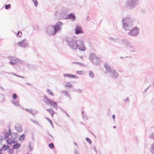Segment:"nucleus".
I'll return each mask as SVG.
<instances>
[{"label":"nucleus","instance_id":"7c9ffc66","mask_svg":"<svg viewBox=\"0 0 154 154\" xmlns=\"http://www.w3.org/2000/svg\"><path fill=\"white\" fill-rule=\"evenodd\" d=\"M46 91L47 93L50 95L52 96H54V94L49 89H47Z\"/></svg>","mask_w":154,"mask_h":154},{"label":"nucleus","instance_id":"39448f33","mask_svg":"<svg viewBox=\"0 0 154 154\" xmlns=\"http://www.w3.org/2000/svg\"><path fill=\"white\" fill-rule=\"evenodd\" d=\"M42 100L46 104L49 105L54 108L56 109L58 108V104L57 102L54 101L53 100L48 99V97L44 95Z\"/></svg>","mask_w":154,"mask_h":154},{"label":"nucleus","instance_id":"423d86ee","mask_svg":"<svg viewBox=\"0 0 154 154\" xmlns=\"http://www.w3.org/2000/svg\"><path fill=\"white\" fill-rule=\"evenodd\" d=\"M89 58L91 61L95 65H98L101 62L100 58L97 57L95 54L93 53H91L90 54Z\"/></svg>","mask_w":154,"mask_h":154},{"label":"nucleus","instance_id":"4468645a","mask_svg":"<svg viewBox=\"0 0 154 154\" xmlns=\"http://www.w3.org/2000/svg\"><path fill=\"white\" fill-rule=\"evenodd\" d=\"M25 110L26 111L28 112L29 113L32 114L34 116H35L34 115L36 113H38V112L37 110H35V113L33 112L32 110V109H25Z\"/></svg>","mask_w":154,"mask_h":154},{"label":"nucleus","instance_id":"1a4fd4ad","mask_svg":"<svg viewBox=\"0 0 154 154\" xmlns=\"http://www.w3.org/2000/svg\"><path fill=\"white\" fill-rule=\"evenodd\" d=\"M17 44L19 45L20 47L24 48L29 46L28 42L26 39L25 38L22 41L17 43Z\"/></svg>","mask_w":154,"mask_h":154},{"label":"nucleus","instance_id":"a878e982","mask_svg":"<svg viewBox=\"0 0 154 154\" xmlns=\"http://www.w3.org/2000/svg\"><path fill=\"white\" fill-rule=\"evenodd\" d=\"M4 137L3 138V139H4L5 140H6L7 139H8L9 135H10L8 133H6V132L4 133Z\"/></svg>","mask_w":154,"mask_h":154},{"label":"nucleus","instance_id":"0eeeda50","mask_svg":"<svg viewBox=\"0 0 154 154\" xmlns=\"http://www.w3.org/2000/svg\"><path fill=\"white\" fill-rule=\"evenodd\" d=\"M130 30L128 33V34L129 35L132 37H137L140 33V29L136 26L134 27Z\"/></svg>","mask_w":154,"mask_h":154},{"label":"nucleus","instance_id":"0e129e2a","mask_svg":"<svg viewBox=\"0 0 154 154\" xmlns=\"http://www.w3.org/2000/svg\"><path fill=\"white\" fill-rule=\"evenodd\" d=\"M82 72V71H76V72L79 73V74H82V73H81Z\"/></svg>","mask_w":154,"mask_h":154},{"label":"nucleus","instance_id":"dca6fc26","mask_svg":"<svg viewBox=\"0 0 154 154\" xmlns=\"http://www.w3.org/2000/svg\"><path fill=\"white\" fill-rule=\"evenodd\" d=\"M10 135L13 139H16L18 136V134L16 133H12Z\"/></svg>","mask_w":154,"mask_h":154},{"label":"nucleus","instance_id":"f257e3e1","mask_svg":"<svg viewBox=\"0 0 154 154\" xmlns=\"http://www.w3.org/2000/svg\"><path fill=\"white\" fill-rule=\"evenodd\" d=\"M65 40L67 46L72 50L78 49L81 51H84L86 50L84 43L82 40L77 39L75 38L66 37Z\"/></svg>","mask_w":154,"mask_h":154},{"label":"nucleus","instance_id":"2f4dec72","mask_svg":"<svg viewBox=\"0 0 154 154\" xmlns=\"http://www.w3.org/2000/svg\"><path fill=\"white\" fill-rule=\"evenodd\" d=\"M14 149L12 148H10L8 149V152L9 154H13L14 153Z\"/></svg>","mask_w":154,"mask_h":154},{"label":"nucleus","instance_id":"37998d69","mask_svg":"<svg viewBox=\"0 0 154 154\" xmlns=\"http://www.w3.org/2000/svg\"><path fill=\"white\" fill-rule=\"evenodd\" d=\"M151 147H152V151L151 152L152 153H154V142L151 145Z\"/></svg>","mask_w":154,"mask_h":154},{"label":"nucleus","instance_id":"4c0bfd02","mask_svg":"<svg viewBox=\"0 0 154 154\" xmlns=\"http://www.w3.org/2000/svg\"><path fill=\"white\" fill-rule=\"evenodd\" d=\"M22 35V32L21 31H19L17 34V37H20Z\"/></svg>","mask_w":154,"mask_h":154},{"label":"nucleus","instance_id":"f8f14e48","mask_svg":"<svg viewBox=\"0 0 154 154\" xmlns=\"http://www.w3.org/2000/svg\"><path fill=\"white\" fill-rule=\"evenodd\" d=\"M75 33L76 34H81L83 33L82 28L80 26H77L75 29Z\"/></svg>","mask_w":154,"mask_h":154},{"label":"nucleus","instance_id":"774afa93","mask_svg":"<svg viewBox=\"0 0 154 154\" xmlns=\"http://www.w3.org/2000/svg\"><path fill=\"white\" fill-rule=\"evenodd\" d=\"M87 21H89V17L88 16L87 17Z\"/></svg>","mask_w":154,"mask_h":154},{"label":"nucleus","instance_id":"bb28decb","mask_svg":"<svg viewBox=\"0 0 154 154\" xmlns=\"http://www.w3.org/2000/svg\"><path fill=\"white\" fill-rule=\"evenodd\" d=\"M126 46L127 47H129L131 48L134 49V46L131 45V43L130 42L126 45Z\"/></svg>","mask_w":154,"mask_h":154},{"label":"nucleus","instance_id":"603ef678","mask_svg":"<svg viewBox=\"0 0 154 154\" xmlns=\"http://www.w3.org/2000/svg\"><path fill=\"white\" fill-rule=\"evenodd\" d=\"M132 57H129V56H125L124 57H120V58L121 59H123V58H131Z\"/></svg>","mask_w":154,"mask_h":154},{"label":"nucleus","instance_id":"2eb2a0df","mask_svg":"<svg viewBox=\"0 0 154 154\" xmlns=\"http://www.w3.org/2000/svg\"><path fill=\"white\" fill-rule=\"evenodd\" d=\"M21 146V145L20 143L16 142V143L12 146V148L14 149H16L19 148Z\"/></svg>","mask_w":154,"mask_h":154},{"label":"nucleus","instance_id":"680f3d73","mask_svg":"<svg viewBox=\"0 0 154 154\" xmlns=\"http://www.w3.org/2000/svg\"><path fill=\"white\" fill-rule=\"evenodd\" d=\"M0 88L1 90H2L3 91H5V89L2 86H0Z\"/></svg>","mask_w":154,"mask_h":154},{"label":"nucleus","instance_id":"9b49d317","mask_svg":"<svg viewBox=\"0 0 154 154\" xmlns=\"http://www.w3.org/2000/svg\"><path fill=\"white\" fill-rule=\"evenodd\" d=\"M65 19L68 20H71L72 21H74L76 19V17L75 14L73 13H72L67 15Z\"/></svg>","mask_w":154,"mask_h":154},{"label":"nucleus","instance_id":"f03ea898","mask_svg":"<svg viewBox=\"0 0 154 154\" xmlns=\"http://www.w3.org/2000/svg\"><path fill=\"white\" fill-rule=\"evenodd\" d=\"M123 28L129 31L134 26V20L131 17H126L122 19Z\"/></svg>","mask_w":154,"mask_h":154},{"label":"nucleus","instance_id":"8fccbe9b","mask_svg":"<svg viewBox=\"0 0 154 154\" xmlns=\"http://www.w3.org/2000/svg\"><path fill=\"white\" fill-rule=\"evenodd\" d=\"M109 40L110 41H115L116 40V39H115L114 38H113L111 37H109Z\"/></svg>","mask_w":154,"mask_h":154},{"label":"nucleus","instance_id":"c85d7f7f","mask_svg":"<svg viewBox=\"0 0 154 154\" xmlns=\"http://www.w3.org/2000/svg\"><path fill=\"white\" fill-rule=\"evenodd\" d=\"M89 75L92 78H94V72L91 71H90L89 72Z\"/></svg>","mask_w":154,"mask_h":154},{"label":"nucleus","instance_id":"13d9d810","mask_svg":"<svg viewBox=\"0 0 154 154\" xmlns=\"http://www.w3.org/2000/svg\"><path fill=\"white\" fill-rule=\"evenodd\" d=\"M56 112H53L52 113H51L50 114H51L52 117H53L54 115V114H56Z\"/></svg>","mask_w":154,"mask_h":154},{"label":"nucleus","instance_id":"ddd939ff","mask_svg":"<svg viewBox=\"0 0 154 154\" xmlns=\"http://www.w3.org/2000/svg\"><path fill=\"white\" fill-rule=\"evenodd\" d=\"M63 75L64 77H66L69 78H73L74 79L79 78L78 77L71 74L65 73L63 74Z\"/></svg>","mask_w":154,"mask_h":154},{"label":"nucleus","instance_id":"338daca9","mask_svg":"<svg viewBox=\"0 0 154 154\" xmlns=\"http://www.w3.org/2000/svg\"><path fill=\"white\" fill-rule=\"evenodd\" d=\"M135 51L133 49H131L130 51V52H135Z\"/></svg>","mask_w":154,"mask_h":154},{"label":"nucleus","instance_id":"69168bd1","mask_svg":"<svg viewBox=\"0 0 154 154\" xmlns=\"http://www.w3.org/2000/svg\"><path fill=\"white\" fill-rule=\"evenodd\" d=\"M74 63H78L80 65H82V63H79V62H75Z\"/></svg>","mask_w":154,"mask_h":154},{"label":"nucleus","instance_id":"cd10ccee","mask_svg":"<svg viewBox=\"0 0 154 154\" xmlns=\"http://www.w3.org/2000/svg\"><path fill=\"white\" fill-rule=\"evenodd\" d=\"M45 118H46V119L49 122V123H50V124L51 125V126L54 128V126L53 122H52V121L48 117H46Z\"/></svg>","mask_w":154,"mask_h":154},{"label":"nucleus","instance_id":"49530a36","mask_svg":"<svg viewBox=\"0 0 154 154\" xmlns=\"http://www.w3.org/2000/svg\"><path fill=\"white\" fill-rule=\"evenodd\" d=\"M0 97L1 98L2 100L1 101H3V100L4 99V95L3 94H1L0 95Z\"/></svg>","mask_w":154,"mask_h":154},{"label":"nucleus","instance_id":"72a5a7b5","mask_svg":"<svg viewBox=\"0 0 154 154\" xmlns=\"http://www.w3.org/2000/svg\"><path fill=\"white\" fill-rule=\"evenodd\" d=\"M49 147L51 149H52L54 147V144L53 143H51L48 144Z\"/></svg>","mask_w":154,"mask_h":154},{"label":"nucleus","instance_id":"09e8293b","mask_svg":"<svg viewBox=\"0 0 154 154\" xmlns=\"http://www.w3.org/2000/svg\"><path fill=\"white\" fill-rule=\"evenodd\" d=\"M74 153L75 154H79V152L76 149H74Z\"/></svg>","mask_w":154,"mask_h":154},{"label":"nucleus","instance_id":"a19ab883","mask_svg":"<svg viewBox=\"0 0 154 154\" xmlns=\"http://www.w3.org/2000/svg\"><path fill=\"white\" fill-rule=\"evenodd\" d=\"M48 134L49 136H50L51 137V138L50 139H49V140H50V141H52V140H53L54 138L53 136L51 134H50L48 132Z\"/></svg>","mask_w":154,"mask_h":154},{"label":"nucleus","instance_id":"6e6d98bb","mask_svg":"<svg viewBox=\"0 0 154 154\" xmlns=\"http://www.w3.org/2000/svg\"><path fill=\"white\" fill-rule=\"evenodd\" d=\"M112 119L113 120H114V121H115V116L114 114H113L112 115Z\"/></svg>","mask_w":154,"mask_h":154},{"label":"nucleus","instance_id":"9d476101","mask_svg":"<svg viewBox=\"0 0 154 154\" xmlns=\"http://www.w3.org/2000/svg\"><path fill=\"white\" fill-rule=\"evenodd\" d=\"M47 32L50 35H54L56 34V32H54V29L53 25H50L48 26Z\"/></svg>","mask_w":154,"mask_h":154},{"label":"nucleus","instance_id":"e2e57ef3","mask_svg":"<svg viewBox=\"0 0 154 154\" xmlns=\"http://www.w3.org/2000/svg\"><path fill=\"white\" fill-rule=\"evenodd\" d=\"M64 112L68 117H70L69 116L67 113L66 112Z\"/></svg>","mask_w":154,"mask_h":154},{"label":"nucleus","instance_id":"f3484780","mask_svg":"<svg viewBox=\"0 0 154 154\" xmlns=\"http://www.w3.org/2000/svg\"><path fill=\"white\" fill-rule=\"evenodd\" d=\"M62 92L65 95L68 97L70 99H72L71 98L69 94V92L67 91L64 90L62 91Z\"/></svg>","mask_w":154,"mask_h":154},{"label":"nucleus","instance_id":"ea45409f","mask_svg":"<svg viewBox=\"0 0 154 154\" xmlns=\"http://www.w3.org/2000/svg\"><path fill=\"white\" fill-rule=\"evenodd\" d=\"M17 95L15 94L14 93L12 95V98L14 100H15L17 99Z\"/></svg>","mask_w":154,"mask_h":154},{"label":"nucleus","instance_id":"052dcab7","mask_svg":"<svg viewBox=\"0 0 154 154\" xmlns=\"http://www.w3.org/2000/svg\"><path fill=\"white\" fill-rule=\"evenodd\" d=\"M94 149L95 151V152H96V153H97V149L96 148L95 146H94Z\"/></svg>","mask_w":154,"mask_h":154},{"label":"nucleus","instance_id":"c03bdc74","mask_svg":"<svg viewBox=\"0 0 154 154\" xmlns=\"http://www.w3.org/2000/svg\"><path fill=\"white\" fill-rule=\"evenodd\" d=\"M149 137L154 140V135L153 134H151L149 135Z\"/></svg>","mask_w":154,"mask_h":154},{"label":"nucleus","instance_id":"b1692460","mask_svg":"<svg viewBox=\"0 0 154 154\" xmlns=\"http://www.w3.org/2000/svg\"><path fill=\"white\" fill-rule=\"evenodd\" d=\"M10 59H11L12 60L14 61H17L18 60H19L20 61V63H21L22 62H23V61H22L20 60H19V59H18L16 58V57H11Z\"/></svg>","mask_w":154,"mask_h":154},{"label":"nucleus","instance_id":"5701e85b","mask_svg":"<svg viewBox=\"0 0 154 154\" xmlns=\"http://www.w3.org/2000/svg\"><path fill=\"white\" fill-rule=\"evenodd\" d=\"M82 90L80 89H73L72 90V91L74 92H77L79 93H81L82 92Z\"/></svg>","mask_w":154,"mask_h":154},{"label":"nucleus","instance_id":"4be33fe9","mask_svg":"<svg viewBox=\"0 0 154 154\" xmlns=\"http://www.w3.org/2000/svg\"><path fill=\"white\" fill-rule=\"evenodd\" d=\"M10 147V146L6 145H3L2 147V149H4V151H5L7 149H8Z\"/></svg>","mask_w":154,"mask_h":154},{"label":"nucleus","instance_id":"412c9836","mask_svg":"<svg viewBox=\"0 0 154 154\" xmlns=\"http://www.w3.org/2000/svg\"><path fill=\"white\" fill-rule=\"evenodd\" d=\"M12 103L16 106H20V104L19 103V102L15 100H13Z\"/></svg>","mask_w":154,"mask_h":154},{"label":"nucleus","instance_id":"4d7b16f0","mask_svg":"<svg viewBox=\"0 0 154 154\" xmlns=\"http://www.w3.org/2000/svg\"><path fill=\"white\" fill-rule=\"evenodd\" d=\"M11 74H12L13 75H15L17 77H19V76H18V75H17V74L15 73H11Z\"/></svg>","mask_w":154,"mask_h":154},{"label":"nucleus","instance_id":"de8ad7c7","mask_svg":"<svg viewBox=\"0 0 154 154\" xmlns=\"http://www.w3.org/2000/svg\"><path fill=\"white\" fill-rule=\"evenodd\" d=\"M15 139H12L11 140V144H14L16 143L15 140H14Z\"/></svg>","mask_w":154,"mask_h":154},{"label":"nucleus","instance_id":"20e7f679","mask_svg":"<svg viewBox=\"0 0 154 154\" xmlns=\"http://www.w3.org/2000/svg\"><path fill=\"white\" fill-rule=\"evenodd\" d=\"M104 66L111 77L114 79H116L117 78L119 74L113 68L109 66L106 63H105Z\"/></svg>","mask_w":154,"mask_h":154},{"label":"nucleus","instance_id":"5fc2aeb1","mask_svg":"<svg viewBox=\"0 0 154 154\" xmlns=\"http://www.w3.org/2000/svg\"><path fill=\"white\" fill-rule=\"evenodd\" d=\"M124 100L125 102L128 101V102H129V100L128 97H127L126 99L125 100Z\"/></svg>","mask_w":154,"mask_h":154},{"label":"nucleus","instance_id":"a18cd8bd","mask_svg":"<svg viewBox=\"0 0 154 154\" xmlns=\"http://www.w3.org/2000/svg\"><path fill=\"white\" fill-rule=\"evenodd\" d=\"M3 140V137L2 136L0 135V143H1Z\"/></svg>","mask_w":154,"mask_h":154},{"label":"nucleus","instance_id":"3c124183","mask_svg":"<svg viewBox=\"0 0 154 154\" xmlns=\"http://www.w3.org/2000/svg\"><path fill=\"white\" fill-rule=\"evenodd\" d=\"M9 63L12 65H13L16 64V63L12 61H10L9 62Z\"/></svg>","mask_w":154,"mask_h":154},{"label":"nucleus","instance_id":"393cba45","mask_svg":"<svg viewBox=\"0 0 154 154\" xmlns=\"http://www.w3.org/2000/svg\"><path fill=\"white\" fill-rule=\"evenodd\" d=\"M65 87H68L69 88H72L73 86L72 85H71L70 83L67 82L66 84L65 85Z\"/></svg>","mask_w":154,"mask_h":154},{"label":"nucleus","instance_id":"f704fd0d","mask_svg":"<svg viewBox=\"0 0 154 154\" xmlns=\"http://www.w3.org/2000/svg\"><path fill=\"white\" fill-rule=\"evenodd\" d=\"M32 2L34 3V6L36 7H37L38 5V2L36 0H32Z\"/></svg>","mask_w":154,"mask_h":154},{"label":"nucleus","instance_id":"6ab92c4d","mask_svg":"<svg viewBox=\"0 0 154 154\" xmlns=\"http://www.w3.org/2000/svg\"><path fill=\"white\" fill-rule=\"evenodd\" d=\"M15 128L16 131L19 132H21L22 131V129L21 126H18V127L15 126Z\"/></svg>","mask_w":154,"mask_h":154},{"label":"nucleus","instance_id":"a211bd4d","mask_svg":"<svg viewBox=\"0 0 154 154\" xmlns=\"http://www.w3.org/2000/svg\"><path fill=\"white\" fill-rule=\"evenodd\" d=\"M123 44L125 46L130 41L128 39L125 38L123 39L122 40Z\"/></svg>","mask_w":154,"mask_h":154},{"label":"nucleus","instance_id":"6e6552de","mask_svg":"<svg viewBox=\"0 0 154 154\" xmlns=\"http://www.w3.org/2000/svg\"><path fill=\"white\" fill-rule=\"evenodd\" d=\"M63 25V23L60 21H59L53 25L54 29V32H60L62 29V27Z\"/></svg>","mask_w":154,"mask_h":154},{"label":"nucleus","instance_id":"aec40b11","mask_svg":"<svg viewBox=\"0 0 154 154\" xmlns=\"http://www.w3.org/2000/svg\"><path fill=\"white\" fill-rule=\"evenodd\" d=\"M25 138V135L24 134H23L21 135L19 138V140L20 141H23Z\"/></svg>","mask_w":154,"mask_h":154},{"label":"nucleus","instance_id":"e433bc0d","mask_svg":"<svg viewBox=\"0 0 154 154\" xmlns=\"http://www.w3.org/2000/svg\"><path fill=\"white\" fill-rule=\"evenodd\" d=\"M11 7V5L10 4L8 5H6L5 6V8L6 9H10Z\"/></svg>","mask_w":154,"mask_h":154},{"label":"nucleus","instance_id":"864d4df0","mask_svg":"<svg viewBox=\"0 0 154 154\" xmlns=\"http://www.w3.org/2000/svg\"><path fill=\"white\" fill-rule=\"evenodd\" d=\"M11 129L9 128L8 130V133L9 134H10V135L12 133H11Z\"/></svg>","mask_w":154,"mask_h":154},{"label":"nucleus","instance_id":"bf43d9fd","mask_svg":"<svg viewBox=\"0 0 154 154\" xmlns=\"http://www.w3.org/2000/svg\"><path fill=\"white\" fill-rule=\"evenodd\" d=\"M59 108L63 112H65L61 107L59 106Z\"/></svg>","mask_w":154,"mask_h":154},{"label":"nucleus","instance_id":"7ed1b4c3","mask_svg":"<svg viewBox=\"0 0 154 154\" xmlns=\"http://www.w3.org/2000/svg\"><path fill=\"white\" fill-rule=\"evenodd\" d=\"M139 3L138 0H127L124 5L125 8L128 10L135 9Z\"/></svg>","mask_w":154,"mask_h":154},{"label":"nucleus","instance_id":"58836bf2","mask_svg":"<svg viewBox=\"0 0 154 154\" xmlns=\"http://www.w3.org/2000/svg\"><path fill=\"white\" fill-rule=\"evenodd\" d=\"M86 140L88 142L89 144H91L92 143V141L88 137H87L86 138Z\"/></svg>","mask_w":154,"mask_h":154},{"label":"nucleus","instance_id":"c9c22d12","mask_svg":"<svg viewBox=\"0 0 154 154\" xmlns=\"http://www.w3.org/2000/svg\"><path fill=\"white\" fill-rule=\"evenodd\" d=\"M29 151H32L33 150V146H32H32L31 145V142H29Z\"/></svg>","mask_w":154,"mask_h":154},{"label":"nucleus","instance_id":"473e14b6","mask_svg":"<svg viewBox=\"0 0 154 154\" xmlns=\"http://www.w3.org/2000/svg\"><path fill=\"white\" fill-rule=\"evenodd\" d=\"M47 111L50 114L54 112H55L52 109H46Z\"/></svg>","mask_w":154,"mask_h":154},{"label":"nucleus","instance_id":"c756f323","mask_svg":"<svg viewBox=\"0 0 154 154\" xmlns=\"http://www.w3.org/2000/svg\"><path fill=\"white\" fill-rule=\"evenodd\" d=\"M11 138L9 137L8 138L7 140V143L8 145L11 144Z\"/></svg>","mask_w":154,"mask_h":154},{"label":"nucleus","instance_id":"79ce46f5","mask_svg":"<svg viewBox=\"0 0 154 154\" xmlns=\"http://www.w3.org/2000/svg\"><path fill=\"white\" fill-rule=\"evenodd\" d=\"M30 120L33 123L36 124L37 125L39 126H40L39 124L37 122V121H34L32 119H30Z\"/></svg>","mask_w":154,"mask_h":154}]
</instances>
